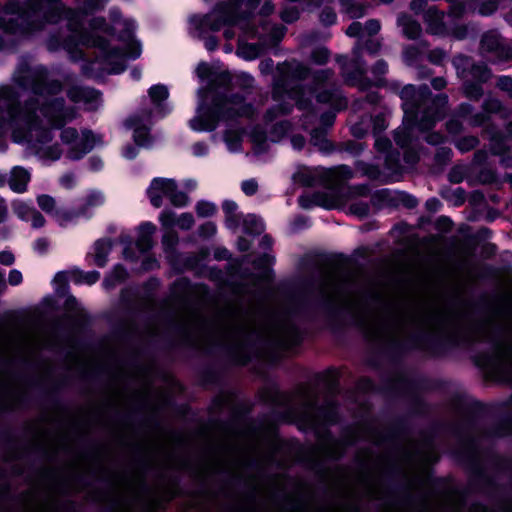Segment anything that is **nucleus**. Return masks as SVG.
<instances>
[{
	"instance_id": "f257e3e1",
	"label": "nucleus",
	"mask_w": 512,
	"mask_h": 512,
	"mask_svg": "<svg viewBox=\"0 0 512 512\" xmlns=\"http://www.w3.org/2000/svg\"><path fill=\"white\" fill-rule=\"evenodd\" d=\"M14 82L18 88L29 90L33 97L20 107L16 91L9 86L1 87L0 129L14 125L15 142L27 143L44 161L58 160L62 150L58 145H49L52 131L76 117V110L66 107L64 99L58 97L62 84L51 79L45 67H31L26 61L19 64Z\"/></svg>"
},
{
	"instance_id": "f03ea898",
	"label": "nucleus",
	"mask_w": 512,
	"mask_h": 512,
	"mask_svg": "<svg viewBox=\"0 0 512 512\" xmlns=\"http://www.w3.org/2000/svg\"><path fill=\"white\" fill-rule=\"evenodd\" d=\"M400 98L404 119L394 132V140L405 148L412 142L416 128L421 132L428 131L444 117L448 98L442 94L432 98L427 86L416 89L413 85L403 87Z\"/></svg>"
},
{
	"instance_id": "7ed1b4c3",
	"label": "nucleus",
	"mask_w": 512,
	"mask_h": 512,
	"mask_svg": "<svg viewBox=\"0 0 512 512\" xmlns=\"http://www.w3.org/2000/svg\"><path fill=\"white\" fill-rule=\"evenodd\" d=\"M37 7L33 9L42 8L44 2L51 3L52 11L47 17V21L51 23H58L60 21L66 22L68 35L61 41L51 37L48 41L50 50H56L60 47L72 52V50L80 45L98 47L106 51V41L104 35H108V27L103 18L90 19L86 13L66 10L58 2H51L50 0H34Z\"/></svg>"
},
{
	"instance_id": "20e7f679",
	"label": "nucleus",
	"mask_w": 512,
	"mask_h": 512,
	"mask_svg": "<svg viewBox=\"0 0 512 512\" xmlns=\"http://www.w3.org/2000/svg\"><path fill=\"white\" fill-rule=\"evenodd\" d=\"M260 0H230L229 3L217 6L205 16L194 15L189 19L190 31L196 37L202 38L208 31H218L224 26H229L224 31L226 39H232L235 35L231 26L237 25L247 38H254L257 34L250 26L248 17L258 6Z\"/></svg>"
},
{
	"instance_id": "39448f33",
	"label": "nucleus",
	"mask_w": 512,
	"mask_h": 512,
	"mask_svg": "<svg viewBox=\"0 0 512 512\" xmlns=\"http://www.w3.org/2000/svg\"><path fill=\"white\" fill-rule=\"evenodd\" d=\"M253 107L244 102L243 97L231 95L217 98L212 108L199 104L196 115L189 121L190 128L196 132L213 131L220 122L232 127L241 117H251Z\"/></svg>"
},
{
	"instance_id": "423d86ee",
	"label": "nucleus",
	"mask_w": 512,
	"mask_h": 512,
	"mask_svg": "<svg viewBox=\"0 0 512 512\" xmlns=\"http://www.w3.org/2000/svg\"><path fill=\"white\" fill-rule=\"evenodd\" d=\"M253 334L268 338L283 349H290L299 342L298 330L288 320L273 322L265 328H257L250 322H237L224 331V339L229 343L243 345Z\"/></svg>"
},
{
	"instance_id": "0eeeda50",
	"label": "nucleus",
	"mask_w": 512,
	"mask_h": 512,
	"mask_svg": "<svg viewBox=\"0 0 512 512\" xmlns=\"http://www.w3.org/2000/svg\"><path fill=\"white\" fill-rule=\"evenodd\" d=\"M150 104L143 106L139 111L127 118L125 125L133 131V138L138 146L148 147L151 144L149 136L153 124V117H164L170 108L164 103L169 96L167 86L156 84L149 88Z\"/></svg>"
},
{
	"instance_id": "6e6552de",
	"label": "nucleus",
	"mask_w": 512,
	"mask_h": 512,
	"mask_svg": "<svg viewBox=\"0 0 512 512\" xmlns=\"http://www.w3.org/2000/svg\"><path fill=\"white\" fill-rule=\"evenodd\" d=\"M111 18L114 30H122L119 39L123 42V49H113L105 54V62L109 65L115 62L114 66L107 67L109 73H121L125 69L126 59H137L140 57L142 49L140 42L134 38L136 24L132 19H122L120 13L116 10L111 11Z\"/></svg>"
},
{
	"instance_id": "1a4fd4ad",
	"label": "nucleus",
	"mask_w": 512,
	"mask_h": 512,
	"mask_svg": "<svg viewBox=\"0 0 512 512\" xmlns=\"http://www.w3.org/2000/svg\"><path fill=\"white\" fill-rule=\"evenodd\" d=\"M331 75V72L328 70L319 71L313 76V88L307 90L293 88L287 92L286 96L294 100L300 109H305V97L307 96V99L310 100V97L316 94V99L319 103H328L335 110H340L346 106V100L342 97L340 91L331 89Z\"/></svg>"
},
{
	"instance_id": "9d476101",
	"label": "nucleus",
	"mask_w": 512,
	"mask_h": 512,
	"mask_svg": "<svg viewBox=\"0 0 512 512\" xmlns=\"http://www.w3.org/2000/svg\"><path fill=\"white\" fill-rule=\"evenodd\" d=\"M453 65L457 73L465 79L464 93L468 98L478 99L483 91L479 84L470 82L471 79L477 82H486L491 77V72L484 65H474L471 60L459 55L454 58Z\"/></svg>"
},
{
	"instance_id": "9b49d317",
	"label": "nucleus",
	"mask_w": 512,
	"mask_h": 512,
	"mask_svg": "<svg viewBox=\"0 0 512 512\" xmlns=\"http://www.w3.org/2000/svg\"><path fill=\"white\" fill-rule=\"evenodd\" d=\"M147 195L155 208L161 207L164 199H168L175 207H184L189 200L187 194L179 190L176 182L170 178H154L147 189Z\"/></svg>"
},
{
	"instance_id": "f8f14e48",
	"label": "nucleus",
	"mask_w": 512,
	"mask_h": 512,
	"mask_svg": "<svg viewBox=\"0 0 512 512\" xmlns=\"http://www.w3.org/2000/svg\"><path fill=\"white\" fill-rule=\"evenodd\" d=\"M60 137L66 156L71 160L81 159L93 148L102 144L101 138L91 131H83L79 134L74 128L63 129Z\"/></svg>"
},
{
	"instance_id": "ddd939ff",
	"label": "nucleus",
	"mask_w": 512,
	"mask_h": 512,
	"mask_svg": "<svg viewBox=\"0 0 512 512\" xmlns=\"http://www.w3.org/2000/svg\"><path fill=\"white\" fill-rule=\"evenodd\" d=\"M464 11V6L460 4H454L446 17L447 20L445 21V16L443 13L439 12L438 9L434 6L429 7L424 14V21L427 25V31L433 35L447 34V25L451 24L455 19L461 17Z\"/></svg>"
},
{
	"instance_id": "4468645a",
	"label": "nucleus",
	"mask_w": 512,
	"mask_h": 512,
	"mask_svg": "<svg viewBox=\"0 0 512 512\" xmlns=\"http://www.w3.org/2000/svg\"><path fill=\"white\" fill-rule=\"evenodd\" d=\"M254 32L260 33L263 36L260 37L259 34H257L255 37H259L262 40V43L260 44H247L243 43L240 40L237 54L241 58L245 60H254L257 57H259L263 51L264 46L267 44V38L270 37L273 41L278 40L283 34H284V28L283 27H271L269 23H262L261 25V31L255 30Z\"/></svg>"
},
{
	"instance_id": "2eb2a0df",
	"label": "nucleus",
	"mask_w": 512,
	"mask_h": 512,
	"mask_svg": "<svg viewBox=\"0 0 512 512\" xmlns=\"http://www.w3.org/2000/svg\"><path fill=\"white\" fill-rule=\"evenodd\" d=\"M298 201L304 209H310L313 206H320L325 209H340L347 203L343 195L336 192H319L312 196L303 195L299 197Z\"/></svg>"
},
{
	"instance_id": "dca6fc26",
	"label": "nucleus",
	"mask_w": 512,
	"mask_h": 512,
	"mask_svg": "<svg viewBox=\"0 0 512 512\" xmlns=\"http://www.w3.org/2000/svg\"><path fill=\"white\" fill-rule=\"evenodd\" d=\"M480 49L483 54L492 53L491 60L494 63H500L512 58V49L502 43L496 31H489L483 35Z\"/></svg>"
},
{
	"instance_id": "f3484780",
	"label": "nucleus",
	"mask_w": 512,
	"mask_h": 512,
	"mask_svg": "<svg viewBox=\"0 0 512 512\" xmlns=\"http://www.w3.org/2000/svg\"><path fill=\"white\" fill-rule=\"evenodd\" d=\"M67 95L73 103L82 105L89 111L96 110L101 105L100 93L91 88L75 85L68 89Z\"/></svg>"
},
{
	"instance_id": "a211bd4d",
	"label": "nucleus",
	"mask_w": 512,
	"mask_h": 512,
	"mask_svg": "<svg viewBox=\"0 0 512 512\" xmlns=\"http://www.w3.org/2000/svg\"><path fill=\"white\" fill-rule=\"evenodd\" d=\"M360 52L361 47L359 45H356L353 49V55L355 59L343 65L342 73L349 84L356 85L360 89H366L368 85L363 78L365 69L364 66L358 60Z\"/></svg>"
},
{
	"instance_id": "6ab92c4d",
	"label": "nucleus",
	"mask_w": 512,
	"mask_h": 512,
	"mask_svg": "<svg viewBox=\"0 0 512 512\" xmlns=\"http://www.w3.org/2000/svg\"><path fill=\"white\" fill-rule=\"evenodd\" d=\"M38 206L47 214L51 215L61 226L73 220L71 211L58 207L56 200L46 194L37 197Z\"/></svg>"
},
{
	"instance_id": "aec40b11",
	"label": "nucleus",
	"mask_w": 512,
	"mask_h": 512,
	"mask_svg": "<svg viewBox=\"0 0 512 512\" xmlns=\"http://www.w3.org/2000/svg\"><path fill=\"white\" fill-rule=\"evenodd\" d=\"M104 202L105 197L101 191H89L79 199L75 211L71 212L73 219L77 216H90L93 211L101 207Z\"/></svg>"
},
{
	"instance_id": "412c9836",
	"label": "nucleus",
	"mask_w": 512,
	"mask_h": 512,
	"mask_svg": "<svg viewBox=\"0 0 512 512\" xmlns=\"http://www.w3.org/2000/svg\"><path fill=\"white\" fill-rule=\"evenodd\" d=\"M14 213L23 221H31L34 228H41L45 224V219L31 203L22 200H16L12 204Z\"/></svg>"
},
{
	"instance_id": "4be33fe9",
	"label": "nucleus",
	"mask_w": 512,
	"mask_h": 512,
	"mask_svg": "<svg viewBox=\"0 0 512 512\" xmlns=\"http://www.w3.org/2000/svg\"><path fill=\"white\" fill-rule=\"evenodd\" d=\"M326 171L321 167H299L293 174L292 180L302 186H312L320 182Z\"/></svg>"
},
{
	"instance_id": "5701e85b",
	"label": "nucleus",
	"mask_w": 512,
	"mask_h": 512,
	"mask_svg": "<svg viewBox=\"0 0 512 512\" xmlns=\"http://www.w3.org/2000/svg\"><path fill=\"white\" fill-rule=\"evenodd\" d=\"M30 181V173L22 167H14L11 170L8 180L9 187L16 193L26 191L27 184Z\"/></svg>"
},
{
	"instance_id": "b1692460",
	"label": "nucleus",
	"mask_w": 512,
	"mask_h": 512,
	"mask_svg": "<svg viewBox=\"0 0 512 512\" xmlns=\"http://www.w3.org/2000/svg\"><path fill=\"white\" fill-rule=\"evenodd\" d=\"M155 231L156 227L151 222H144L139 226L136 246L141 253L152 247V236Z\"/></svg>"
},
{
	"instance_id": "393cba45",
	"label": "nucleus",
	"mask_w": 512,
	"mask_h": 512,
	"mask_svg": "<svg viewBox=\"0 0 512 512\" xmlns=\"http://www.w3.org/2000/svg\"><path fill=\"white\" fill-rule=\"evenodd\" d=\"M112 248V243L110 240L101 239L95 242L93 246V260L95 265L99 267H103L107 263V257Z\"/></svg>"
},
{
	"instance_id": "a878e982",
	"label": "nucleus",
	"mask_w": 512,
	"mask_h": 512,
	"mask_svg": "<svg viewBox=\"0 0 512 512\" xmlns=\"http://www.w3.org/2000/svg\"><path fill=\"white\" fill-rule=\"evenodd\" d=\"M398 25L402 27L403 34L409 39H416L421 34L420 24L407 15L398 17Z\"/></svg>"
},
{
	"instance_id": "bb28decb",
	"label": "nucleus",
	"mask_w": 512,
	"mask_h": 512,
	"mask_svg": "<svg viewBox=\"0 0 512 512\" xmlns=\"http://www.w3.org/2000/svg\"><path fill=\"white\" fill-rule=\"evenodd\" d=\"M100 278V274L97 271L84 272L78 269L70 272V279L76 284H87L92 285L96 283Z\"/></svg>"
},
{
	"instance_id": "cd10ccee",
	"label": "nucleus",
	"mask_w": 512,
	"mask_h": 512,
	"mask_svg": "<svg viewBox=\"0 0 512 512\" xmlns=\"http://www.w3.org/2000/svg\"><path fill=\"white\" fill-rule=\"evenodd\" d=\"M323 296L333 302H340V286L337 283L336 275H332L325 281L323 286Z\"/></svg>"
},
{
	"instance_id": "c85d7f7f",
	"label": "nucleus",
	"mask_w": 512,
	"mask_h": 512,
	"mask_svg": "<svg viewBox=\"0 0 512 512\" xmlns=\"http://www.w3.org/2000/svg\"><path fill=\"white\" fill-rule=\"evenodd\" d=\"M223 211L226 214V225L229 229H236L239 225V217L236 214L237 204L233 201L226 200L222 204Z\"/></svg>"
},
{
	"instance_id": "c756f323",
	"label": "nucleus",
	"mask_w": 512,
	"mask_h": 512,
	"mask_svg": "<svg viewBox=\"0 0 512 512\" xmlns=\"http://www.w3.org/2000/svg\"><path fill=\"white\" fill-rule=\"evenodd\" d=\"M243 225L247 234H260L264 230L262 219L255 215H247L243 219Z\"/></svg>"
},
{
	"instance_id": "7c9ffc66",
	"label": "nucleus",
	"mask_w": 512,
	"mask_h": 512,
	"mask_svg": "<svg viewBox=\"0 0 512 512\" xmlns=\"http://www.w3.org/2000/svg\"><path fill=\"white\" fill-rule=\"evenodd\" d=\"M224 141L230 152H238L241 148L240 130H227L224 134Z\"/></svg>"
},
{
	"instance_id": "2f4dec72",
	"label": "nucleus",
	"mask_w": 512,
	"mask_h": 512,
	"mask_svg": "<svg viewBox=\"0 0 512 512\" xmlns=\"http://www.w3.org/2000/svg\"><path fill=\"white\" fill-rule=\"evenodd\" d=\"M127 277L126 269L121 265H116L109 276L104 280L106 288L114 286L116 283L123 281Z\"/></svg>"
},
{
	"instance_id": "473e14b6",
	"label": "nucleus",
	"mask_w": 512,
	"mask_h": 512,
	"mask_svg": "<svg viewBox=\"0 0 512 512\" xmlns=\"http://www.w3.org/2000/svg\"><path fill=\"white\" fill-rule=\"evenodd\" d=\"M512 140V123L508 128V136L505 139H501L499 137L491 138V150L494 154L501 155L507 149V141Z\"/></svg>"
},
{
	"instance_id": "72a5a7b5",
	"label": "nucleus",
	"mask_w": 512,
	"mask_h": 512,
	"mask_svg": "<svg viewBox=\"0 0 512 512\" xmlns=\"http://www.w3.org/2000/svg\"><path fill=\"white\" fill-rule=\"evenodd\" d=\"M390 323L385 319L377 318L373 321L371 331L373 337H383L390 333Z\"/></svg>"
},
{
	"instance_id": "f704fd0d",
	"label": "nucleus",
	"mask_w": 512,
	"mask_h": 512,
	"mask_svg": "<svg viewBox=\"0 0 512 512\" xmlns=\"http://www.w3.org/2000/svg\"><path fill=\"white\" fill-rule=\"evenodd\" d=\"M474 2L475 8L484 16L492 14L498 6L497 0H474Z\"/></svg>"
},
{
	"instance_id": "c9c22d12",
	"label": "nucleus",
	"mask_w": 512,
	"mask_h": 512,
	"mask_svg": "<svg viewBox=\"0 0 512 512\" xmlns=\"http://www.w3.org/2000/svg\"><path fill=\"white\" fill-rule=\"evenodd\" d=\"M292 105L279 104L269 109L265 115V121L267 123L272 122L278 118L279 115L287 114L291 111Z\"/></svg>"
},
{
	"instance_id": "e433bc0d",
	"label": "nucleus",
	"mask_w": 512,
	"mask_h": 512,
	"mask_svg": "<svg viewBox=\"0 0 512 512\" xmlns=\"http://www.w3.org/2000/svg\"><path fill=\"white\" fill-rule=\"evenodd\" d=\"M217 210V207L214 203L208 201H199L196 204V212L199 217H210Z\"/></svg>"
},
{
	"instance_id": "4c0bfd02",
	"label": "nucleus",
	"mask_w": 512,
	"mask_h": 512,
	"mask_svg": "<svg viewBox=\"0 0 512 512\" xmlns=\"http://www.w3.org/2000/svg\"><path fill=\"white\" fill-rule=\"evenodd\" d=\"M478 144V139L474 136H466L463 138L458 139L455 142V146L461 151V152H467L472 150L474 147H476Z\"/></svg>"
},
{
	"instance_id": "58836bf2",
	"label": "nucleus",
	"mask_w": 512,
	"mask_h": 512,
	"mask_svg": "<svg viewBox=\"0 0 512 512\" xmlns=\"http://www.w3.org/2000/svg\"><path fill=\"white\" fill-rule=\"evenodd\" d=\"M290 129V124L288 122L281 121L277 123L270 134V139L273 142L279 141Z\"/></svg>"
},
{
	"instance_id": "ea45409f",
	"label": "nucleus",
	"mask_w": 512,
	"mask_h": 512,
	"mask_svg": "<svg viewBox=\"0 0 512 512\" xmlns=\"http://www.w3.org/2000/svg\"><path fill=\"white\" fill-rule=\"evenodd\" d=\"M159 221L164 228H171L176 225L177 218L171 210H163L160 213Z\"/></svg>"
},
{
	"instance_id": "a19ab883",
	"label": "nucleus",
	"mask_w": 512,
	"mask_h": 512,
	"mask_svg": "<svg viewBox=\"0 0 512 512\" xmlns=\"http://www.w3.org/2000/svg\"><path fill=\"white\" fill-rule=\"evenodd\" d=\"M385 164L387 167V170L391 173H398L401 169V166L399 164V155H395L393 153L387 154L385 158Z\"/></svg>"
},
{
	"instance_id": "79ce46f5",
	"label": "nucleus",
	"mask_w": 512,
	"mask_h": 512,
	"mask_svg": "<svg viewBox=\"0 0 512 512\" xmlns=\"http://www.w3.org/2000/svg\"><path fill=\"white\" fill-rule=\"evenodd\" d=\"M289 71L294 79H306L308 70L299 63H289Z\"/></svg>"
},
{
	"instance_id": "37998d69",
	"label": "nucleus",
	"mask_w": 512,
	"mask_h": 512,
	"mask_svg": "<svg viewBox=\"0 0 512 512\" xmlns=\"http://www.w3.org/2000/svg\"><path fill=\"white\" fill-rule=\"evenodd\" d=\"M369 122L372 123L375 136L384 131L388 126L385 115H377L374 119L369 120Z\"/></svg>"
},
{
	"instance_id": "c03bdc74",
	"label": "nucleus",
	"mask_w": 512,
	"mask_h": 512,
	"mask_svg": "<svg viewBox=\"0 0 512 512\" xmlns=\"http://www.w3.org/2000/svg\"><path fill=\"white\" fill-rule=\"evenodd\" d=\"M299 17V9L296 6L286 7L281 12V18L286 23H292Z\"/></svg>"
},
{
	"instance_id": "a18cd8bd",
	"label": "nucleus",
	"mask_w": 512,
	"mask_h": 512,
	"mask_svg": "<svg viewBox=\"0 0 512 512\" xmlns=\"http://www.w3.org/2000/svg\"><path fill=\"white\" fill-rule=\"evenodd\" d=\"M176 225L183 230L191 229L194 225L193 215L191 213H182L177 217Z\"/></svg>"
},
{
	"instance_id": "49530a36",
	"label": "nucleus",
	"mask_w": 512,
	"mask_h": 512,
	"mask_svg": "<svg viewBox=\"0 0 512 512\" xmlns=\"http://www.w3.org/2000/svg\"><path fill=\"white\" fill-rule=\"evenodd\" d=\"M342 5L344 6L345 11L350 16V18H360L364 15V8L360 5H348V3L345 1H342Z\"/></svg>"
},
{
	"instance_id": "de8ad7c7",
	"label": "nucleus",
	"mask_w": 512,
	"mask_h": 512,
	"mask_svg": "<svg viewBox=\"0 0 512 512\" xmlns=\"http://www.w3.org/2000/svg\"><path fill=\"white\" fill-rule=\"evenodd\" d=\"M483 108L486 114L499 113L502 111L501 103L494 98L486 99Z\"/></svg>"
},
{
	"instance_id": "09e8293b",
	"label": "nucleus",
	"mask_w": 512,
	"mask_h": 512,
	"mask_svg": "<svg viewBox=\"0 0 512 512\" xmlns=\"http://www.w3.org/2000/svg\"><path fill=\"white\" fill-rule=\"evenodd\" d=\"M468 27L465 25H456L455 27L448 29V32L456 39H464L468 36Z\"/></svg>"
},
{
	"instance_id": "8fccbe9b",
	"label": "nucleus",
	"mask_w": 512,
	"mask_h": 512,
	"mask_svg": "<svg viewBox=\"0 0 512 512\" xmlns=\"http://www.w3.org/2000/svg\"><path fill=\"white\" fill-rule=\"evenodd\" d=\"M497 86L499 89L508 92L510 97H512V78L508 76H501L497 81Z\"/></svg>"
},
{
	"instance_id": "3c124183",
	"label": "nucleus",
	"mask_w": 512,
	"mask_h": 512,
	"mask_svg": "<svg viewBox=\"0 0 512 512\" xmlns=\"http://www.w3.org/2000/svg\"><path fill=\"white\" fill-rule=\"evenodd\" d=\"M241 188L246 195H253L258 189V183L254 179L245 180L242 182Z\"/></svg>"
},
{
	"instance_id": "603ef678",
	"label": "nucleus",
	"mask_w": 512,
	"mask_h": 512,
	"mask_svg": "<svg viewBox=\"0 0 512 512\" xmlns=\"http://www.w3.org/2000/svg\"><path fill=\"white\" fill-rule=\"evenodd\" d=\"M329 53L326 48H318L313 52L312 59L318 64L325 63L328 59Z\"/></svg>"
},
{
	"instance_id": "864d4df0",
	"label": "nucleus",
	"mask_w": 512,
	"mask_h": 512,
	"mask_svg": "<svg viewBox=\"0 0 512 512\" xmlns=\"http://www.w3.org/2000/svg\"><path fill=\"white\" fill-rule=\"evenodd\" d=\"M196 74L199 79L205 80L211 77V68L207 63H200L196 68Z\"/></svg>"
},
{
	"instance_id": "5fc2aeb1",
	"label": "nucleus",
	"mask_w": 512,
	"mask_h": 512,
	"mask_svg": "<svg viewBox=\"0 0 512 512\" xmlns=\"http://www.w3.org/2000/svg\"><path fill=\"white\" fill-rule=\"evenodd\" d=\"M320 20L325 25H331L336 21V14L331 9H325L320 16Z\"/></svg>"
},
{
	"instance_id": "6e6d98bb",
	"label": "nucleus",
	"mask_w": 512,
	"mask_h": 512,
	"mask_svg": "<svg viewBox=\"0 0 512 512\" xmlns=\"http://www.w3.org/2000/svg\"><path fill=\"white\" fill-rule=\"evenodd\" d=\"M375 147L379 152H387L391 147V143L389 139L377 136L375 139Z\"/></svg>"
},
{
	"instance_id": "4d7b16f0",
	"label": "nucleus",
	"mask_w": 512,
	"mask_h": 512,
	"mask_svg": "<svg viewBox=\"0 0 512 512\" xmlns=\"http://www.w3.org/2000/svg\"><path fill=\"white\" fill-rule=\"evenodd\" d=\"M418 50L415 47H407L404 51V60L408 65H411L418 56Z\"/></svg>"
},
{
	"instance_id": "13d9d810",
	"label": "nucleus",
	"mask_w": 512,
	"mask_h": 512,
	"mask_svg": "<svg viewBox=\"0 0 512 512\" xmlns=\"http://www.w3.org/2000/svg\"><path fill=\"white\" fill-rule=\"evenodd\" d=\"M192 152L197 157L205 156L208 153V145L203 142L195 143L192 146Z\"/></svg>"
},
{
	"instance_id": "bf43d9fd",
	"label": "nucleus",
	"mask_w": 512,
	"mask_h": 512,
	"mask_svg": "<svg viewBox=\"0 0 512 512\" xmlns=\"http://www.w3.org/2000/svg\"><path fill=\"white\" fill-rule=\"evenodd\" d=\"M380 28V23L377 20H369L366 22L364 29L369 35H373L378 33Z\"/></svg>"
},
{
	"instance_id": "052dcab7",
	"label": "nucleus",
	"mask_w": 512,
	"mask_h": 512,
	"mask_svg": "<svg viewBox=\"0 0 512 512\" xmlns=\"http://www.w3.org/2000/svg\"><path fill=\"white\" fill-rule=\"evenodd\" d=\"M49 242L45 238L37 239L34 243V249L40 253L43 254L48 250Z\"/></svg>"
},
{
	"instance_id": "680f3d73",
	"label": "nucleus",
	"mask_w": 512,
	"mask_h": 512,
	"mask_svg": "<svg viewBox=\"0 0 512 512\" xmlns=\"http://www.w3.org/2000/svg\"><path fill=\"white\" fill-rule=\"evenodd\" d=\"M8 282L16 286L22 282V274L19 270L13 269L9 273Z\"/></svg>"
},
{
	"instance_id": "e2e57ef3",
	"label": "nucleus",
	"mask_w": 512,
	"mask_h": 512,
	"mask_svg": "<svg viewBox=\"0 0 512 512\" xmlns=\"http://www.w3.org/2000/svg\"><path fill=\"white\" fill-rule=\"evenodd\" d=\"M362 31V25L359 22H353L346 30L349 37H356Z\"/></svg>"
},
{
	"instance_id": "0e129e2a",
	"label": "nucleus",
	"mask_w": 512,
	"mask_h": 512,
	"mask_svg": "<svg viewBox=\"0 0 512 512\" xmlns=\"http://www.w3.org/2000/svg\"><path fill=\"white\" fill-rule=\"evenodd\" d=\"M387 70H388L387 63L383 60H379L373 68V73L375 75H383L387 72Z\"/></svg>"
},
{
	"instance_id": "69168bd1",
	"label": "nucleus",
	"mask_w": 512,
	"mask_h": 512,
	"mask_svg": "<svg viewBox=\"0 0 512 512\" xmlns=\"http://www.w3.org/2000/svg\"><path fill=\"white\" fill-rule=\"evenodd\" d=\"M60 183L65 188H71L75 184V177L72 174H65L60 178Z\"/></svg>"
},
{
	"instance_id": "338daca9",
	"label": "nucleus",
	"mask_w": 512,
	"mask_h": 512,
	"mask_svg": "<svg viewBox=\"0 0 512 512\" xmlns=\"http://www.w3.org/2000/svg\"><path fill=\"white\" fill-rule=\"evenodd\" d=\"M362 124L363 122L357 123L351 127L352 134L357 138L363 137L368 131L366 128L362 127Z\"/></svg>"
},
{
	"instance_id": "774afa93",
	"label": "nucleus",
	"mask_w": 512,
	"mask_h": 512,
	"mask_svg": "<svg viewBox=\"0 0 512 512\" xmlns=\"http://www.w3.org/2000/svg\"><path fill=\"white\" fill-rule=\"evenodd\" d=\"M445 58V53L442 50H433L429 54V59L433 63H440Z\"/></svg>"
}]
</instances>
